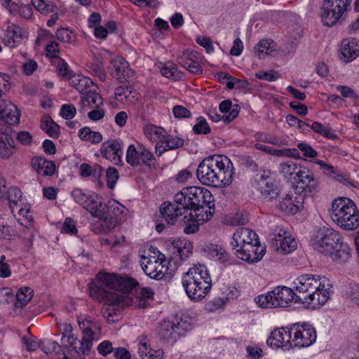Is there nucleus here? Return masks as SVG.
I'll return each mask as SVG.
<instances>
[{
  "instance_id": "nucleus-47",
  "label": "nucleus",
  "mask_w": 359,
  "mask_h": 359,
  "mask_svg": "<svg viewBox=\"0 0 359 359\" xmlns=\"http://www.w3.org/2000/svg\"><path fill=\"white\" fill-rule=\"evenodd\" d=\"M161 142L164 143L169 150H172L182 147L184 141L182 138L173 137L165 133L163 139H161Z\"/></svg>"
},
{
  "instance_id": "nucleus-1",
  "label": "nucleus",
  "mask_w": 359,
  "mask_h": 359,
  "mask_svg": "<svg viewBox=\"0 0 359 359\" xmlns=\"http://www.w3.org/2000/svg\"><path fill=\"white\" fill-rule=\"evenodd\" d=\"M138 283L132 278H122L115 274L99 273L89 287L90 295L109 305L125 306L130 302L126 293L132 292Z\"/></svg>"
},
{
  "instance_id": "nucleus-51",
  "label": "nucleus",
  "mask_w": 359,
  "mask_h": 359,
  "mask_svg": "<svg viewBox=\"0 0 359 359\" xmlns=\"http://www.w3.org/2000/svg\"><path fill=\"white\" fill-rule=\"evenodd\" d=\"M325 168L328 172V173L332 175V177L336 179L338 182L346 185V186H353L352 182L350 181L348 177L346 175H344L341 172H337L334 167L328 165H325Z\"/></svg>"
},
{
  "instance_id": "nucleus-8",
  "label": "nucleus",
  "mask_w": 359,
  "mask_h": 359,
  "mask_svg": "<svg viewBox=\"0 0 359 359\" xmlns=\"http://www.w3.org/2000/svg\"><path fill=\"white\" fill-rule=\"evenodd\" d=\"M297 293L285 286L276 287L265 294L255 298V303L262 309L285 308L291 303L297 302Z\"/></svg>"
},
{
  "instance_id": "nucleus-24",
  "label": "nucleus",
  "mask_w": 359,
  "mask_h": 359,
  "mask_svg": "<svg viewBox=\"0 0 359 359\" xmlns=\"http://www.w3.org/2000/svg\"><path fill=\"white\" fill-rule=\"evenodd\" d=\"M196 54L189 49L184 50L177 58V63L193 74H201L202 67L195 60Z\"/></svg>"
},
{
  "instance_id": "nucleus-53",
  "label": "nucleus",
  "mask_w": 359,
  "mask_h": 359,
  "mask_svg": "<svg viewBox=\"0 0 359 359\" xmlns=\"http://www.w3.org/2000/svg\"><path fill=\"white\" fill-rule=\"evenodd\" d=\"M126 93H135V91L128 86H121L116 88L114 91L116 99L119 102L130 100L129 95H126Z\"/></svg>"
},
{
  "instance_id": "nucleus-59",
  "label": "nucleus",
  "mask_w": 359,
  "mask_h": 359,
  "mask_svg": "<svg viewBox=\"0 0 359 359\" xmlns=\"http://www.w3.org/2000/svg\"><path fill=\"white\" fill-rule=\"evenodd\" d=\"M106 176L107 178V185L109 188L113 189L114 184L118 178L117 170L112 167L109 168L106 171Z\"/></svg>"
},
{
  "instance_id": "nucleus-13",
  "label": "nucleus",
  "mask_w": 359,
  "mask_h": 359,
  "mask_svg": "<svg viewBox=\"0 0 359 359\" xmlns=\"http://www.w3.org/2000/svg\"><path fill=\"white\" fill-rule=\"evenodd\" d=\"M72 196L76 203L88 210L93 216L103 215L100 208L103 206L102 198L95 193H86L81 189H75Z\"/></svg>"
},
{
  "instance_id": "nucleus-12",
  "label": "nucleus",
  "mask_w": 359,
  "mask_h": 359,
  "mask_svg": "<svg viewBox=\"0 0 359 359\" xmlns=\"http://www.w3.org/2000/svg\"><path fill=\"white\" fill-rule=\"evenodd\" d=\"M271 248L280 254H289L294 251L297 243L290 233L282 229H276L269 235Z\"/></svg>"
},
{
  "instance_id": "nucleus-54",
  "label": "nucleus",
  "mask_w": 359,
  "mask_h": 359,
  "mask_svg": "<svg viewBox=\"0 0 359 359\" xmlns=\"http://www.w3.org/2000/svg\"><path fill=\"white\" fill-rule=\"evenodd\" d=\"M346 295L351 302L359 305V284L351 283L346 291Z\"/></svg>"
},
{
  "instance_id": "nucleus-40",
  "label": "nucleus",
  "mask_w": 359,
  "mask_h": 359,
  "mask_svg": "<svg viewBox=\"0 0 359 359\" xmlns=\"http://www.w3.org/2000/svg\"><path fill=\"white\" fill-rule=\"evenodd\" d=\"M275 43L272 41L262 40L255 47V53L259 58H264L266 55L269 54L270 51L274 50Z\"/></svg>"
},
{
  "instance_id": "nucleus-2",
  "label": "nucleus",
  "mask_w": 359,
  "mask_h": 359,
  "mask_svg": "<svg viewBox=\"0 0 359 359\" xmlns=\"http://www.w3.org/2000/svg\"><path fill=\"white\" fill-rule=\"evenodd\" d=\"M297 303L307 304L316 309L325 304L330 297L332 285L325 276L303 274L294 282Z\"/></svg>"
},
{
  "instance_id": "nucleus-62",
  "label": "nucleus",
  "mask_w": 359,
  "mask_h": 359,
  "mask_svg": "<svg viewBox=\"0 0 359 359\" xmlns=\"http://www.w3.org/2000/svg\"><path fill=\"white\" fill-rule=\"evenodd\" d=\"M97 349L98 353L103 356L107 355L108 354L111 353L112 351L114 350L113 346H112V343L108 340H105V341H102V343H100L97 346Z\"/></svg>"
},
{
  "instance_id": "nucleus-58",
  "label": "nucleus",
  "mask_w": 359,
  "mask_h": 359,
  "mask_svg": "<svg viewBox=\"0 0 359 359\" xmlns=\"http://www.w3.org/2000/svg\"><path fill=\"white\" fill-rule=\"evenodd\" d=\"M76 113V107L73 104H63L60 110V115L66 120L73 118Z\"/></svg>"
},
{
  "instance_id": "nucleus-45",
  "label": "nucleus",
  "mask_w": 359,
  "mask_h": 359,
  "mask_svg": "<svg viewBox=\"0 0 359 359\" xmlns=\"http://www.w3.org/2000/svg\"><path fill=\"white\" fill-rule=\"evenodd\" d=\"M189 218L187 215L184 217V222L185 226L184 227V232L187 234L194 233L198 229V223L200 222L198 218L194 215L191 212L189 214Z\"/></svg>"
},
{
  "instance_id": "nucleus-25",
  "label": "nucleus",
  "mask_w": 359,
  "mask_h": 359,
  "mask_svg": "<svg viewBox=\"0 0 359 359\" xmlns=\"http://www.w3.org/2000/svg\"><path fill=\"white\" fill-rule=\"evenodd\" d=\"M0 118L9 125L17 124L20 121V113L15 105L7 100H0Z\"/></svg>"
},
{
  "instance_id": "nucleus-5",
  "label": "nucleus",
  "mask_w": 359,
  "mask_h": 359,
  "mask_svg": "<svg viewBox=\"0 0 359 359\" xmlns=\"http://www.w3.org/2000/svg\"><path fill=\"white\" fill-rule=\"evenodd\" d=\"M78 323L83 337L79 341L73 334L67 335L66 341L69 346V355L63 359H85L84 355L88 353L92 348L93 341L98 339L100 332V325L89 318H78Z\"/></svg>"
},
{
  "instance_id": "nucleus-46",
  "label": "nucleus",
  "mask_w": 359,
  "mask_h": 359,
  "mask_svg": "<svg viewBox=\"0 0 359 359\" xmlns=\"http://www.w3.org/2000/svg\"><path fill=\"white\" fill-rule=\"evenodd\" d=\"M103 207L105 212L109 213L110 216H115L116 218L123 213L125 209L123 205L115 200L109 201L106 205H103Z\"/></svg>"
},
{
  "instance_id": "nucleus-26",
  "label": "nucleus",
  "mask_w": 359,
  "mask_h": 359,
  "mask_svg": "<svg viewBox=\"0 0 359 359\" xmlns=\"http://www.w3.org/2000/svg\"><path fill=\"white\" fill-rule=\"evenodd\" d=\"M260 194V198L264 202H273L280 196L281 189L278 182L273 180L266 184H262L261 187L256 188Z\"/></svg>"
},
{
  "instance_id": "nucleus-16",
  "label": "nucleus",
  "mask_w": 359,
  "mask_h": 359,
  "mask_svg": "<svg viewBox=\"0 0 359 359\" xmlns=\"http://www.w3.org/2000/svg\"><path fill=\"white\" fill-rule=\"evenodd\" d=\"M252 243H259L257 233L248 228L240 227L233 234L231 245L233 250L236 252V251L241 250L242 248H245Z\"/></svg>"
},
{
  "instance_id": "nucleus-48",
  "label": "nucleus",
  "mask_w": 359,
  "mask_h": 359,
  "mask_svg": "<svg viewBox=\"0 0 359 359\" xmlns=\"http://www.w3.org/2000/svg\"><path fill=\"white\" fill-rule=\"evenodd\" d=\"M16 233L12 227L6 224L2 217H0V239L1 240H14Z\"/></svg>"
},
{
  "instance_id": "nucleus-63",
  "label": "nucleus",
  "mask_w": 359,
  "mask_h": 359,
  "mask_svg": "<svg viewBox=\"0 0 359 359\" xmlns=\"http://www.w3.org/2000/svg\"><path fill=\"white\" fill-rule=\"evenodd\" d=\"M172 112L176 118H189L191 116L190 111L186 107L176 105L172 109Z\"/></svg>"
},
{
  "instance_id": "nucleus-55",
  "label": "nucleus",
  "mask_w": 359,
  "mask_h": 359,
  "mask_svg": "<svg viewBox=\"0 0 359 359\" xmlns=\"http://www.w3.org/2000/svg\"><path fill=\"white\" fill-rule=\"evenodd\" d=\"M56 36L58 40L64 43H71L75 39L74 33L66 28L57 29Z\"/></svg>"
},
{
  "instance_id": "nucleus-17",
  "label": "nucleus",
  "mask_w": 359,
  "mask_h": 359,
  "mask_svg": "<svg viewBox=\"0 0 359 359\" xmlns=\"http://www.w3.org/2000/svg\"><path fill=\"white\" fill-rule=\"evenodd\" d=\"M267 344L273 348H292V334L290 327H281L271 332L267 339Z\"/></svg>"
},
{
  "instance_id": "nucleus-6",
  "label": "nucleus",
  "mask_w": 359,
  "mask_h": 359,
  "mask_svg": "<svg viewBox=\"0 0 359 359\" xmlns=\"http://www.w3.org/2000/svg\"><path fill=\"white\" fill-rule=\"evenodd\" d=\"M182 284L190 299L200 302L210 292L212 279L207 267L197 264L183 274Z\"/></svg>"
},
{
  "instance_id": "nucleus-60",
  "label": "nucleus",
  "mask_w": 359,
  "mask_h": 359,
  "mask_svg": "<svg viewBox=\"0 0 359 359\" xmlns=\"http://www.w3.org/2000/svg\"><path fill=\"white\" fill-rule=\"evenodd\" d=\"M337 90L341 93V95L346 98H351L353 100H356L359 98L358 94H356L353 89L345 86H338Z\"/></svg>"
},
{
  "instance_id": "nucleus-31",
  "label": "nucleus",
  "mask_w": 359,
  "mask_h": 359,
  "mask_svg": "<svg viewBox=\"0 0 359 359\" xmlns=\"http://www.w3.org/2000/svg\"><path fill=\"white\" fill-rule=\"evenodd\" d=\"M102 104V98L95 90H89L88 92L81 95V112H85L88 109L93 108L94 106L97 107Z\"/></svg>"
},
{
  "instance_id": "nucleus-38",
  "label": "nucleus",
  "mask_w": 359,
  "mask_h": 359,
  "mask_svg": "<svg viewBox=\"0 0 359 359\" xmlns=\"http://www.w3.org/2000/svg\"><path fill=\"white\" fill-rule=\"evenodd\" d=\"M33 297V290L29 287H21L16 294L15 306L23 307L29 302Z\"/></svg>"
},
{
  "instance_id": "nucleus-36",
  "label": "nucleus",
  "mask_w": 359,
  "mask_h": 359,
  "mask_svg": "<svg viewBox=\"0 0 359 359\" xmlns=\"http://www.w3.org/2000/svg\"><path fill=\"white\" fill-rule=\"evenodd\" d=\"M299 169V168H298L294 162L288 161L280 163L278 170L284 177L290 180H296L297 172Z\"/></svg>"
},
{
  "instance_id": "nucleus-29",
  "label": "nucleus",
  "mask_w": 359,
  "mask_h": 359,
  "mask_svg": "<svg viewBox=\"0 0 359 359\" xmlns=\"http://www.w3.org/2000/svg\"><path fill=\"white\" fill-rule=\"evenodd\" d=\"M180 323L170 320H163L161 324L160 335L164 339L176 341L179 338Z\"/></svg>"
},
{
  "instance_id": "nucleus-7",
  "label": "nucleus",
  "mask_w": 359,
  "mask_h": 359,
  "mask_svg": "<svg viewBox=\"0 0 359 359\" xmlns=\"http://www.w3.org/2000/svg\"><path fill=\"white\" fill-rule=\"evenodd\" d=\"M330 217L343 229L352 231L359 226V211L349 198L341 197L333 201Z\"/></svg>"
},
{
  "instance_id": "nucleus-32",
  "label": "nucleus",
  "mask_w": 359,
  "mask_h": 359,
  "mask_svg": "<svg viewBox=\"0 0 359 359\" xmlns=\"http://www.w3.org/2000/svg\"><path fill=\"white\" fill-rule=\"evenodd\" d=\"M110 69L114 76L121 80L129 76L128 62L123 57H117L111 62Z\"/></svg>"
},
{
  "instance_id": "nucleus-27",
  "label": "nucleus",
  "mask_w": 359,
  "mask_h": 359,
  "mask_svg": "<svg viewBox=\"0 0 359 359\" xmlns=\"http://www.w3.org/2000/svg\"><path fill=\"white\" fill-rule=\"evenodd\" d=\"M22 36V29L16 25H11L4 31L2 40L6 46L14 48L20 41Z\"/></svg>"
},
{
  "instance_id": "nucleus-52",
  "label": "nucleus",
  "mask_w": 359,
  "mask_h": 359,
  "mask_svg": "<svg viewBox=\"0 0 359 359\" xmlns=\"http://www.w3.org/2000/svg\"><path fill=\"white\" fill-rule=\"evenodd\" d=\"M271 154L276 156H285V157H293L295 158H299V151L297 149H272Z\"/></svg>"
},
{
  "instance_id": "nucleus-49",
  "label": "nucleus",
  "mask_w": 359,
  "mask_h": 359,
  "mask_svg": "<svg viewBox=\"0 0 359 359\" xmlns=\"http://www.w3.org/2000/svg\"><path fill=\"white\" fill-rule=\"evenodd\" d=\"M274 179L271 177V172L269 170H261L258 172L254 181L253 186L256 189L262 186V184H266Z\"/></svg>"
},
{
  "instance_id": "nucleus-37",
  "label": "nucleus",
  "mask_w": 359,
  "mask_h": 359,
  "mask_svg": "<svg viewBox=\"0 0 359 359\" xmlns=\"http://www.w3.org/2000/svg\"><path fill=\"white\" fill-rule=\"evenodd\" d=\"M144 133L146 137L151 141L155 142L163 139L166 131L161 127H158L154 125H147L144 128Z\"/></svg>"
},
{
  "instance_id": "nucleus-19",
  "label": "nucleus",
  "mask_w": 359,
  "mask_h": 359,
  "mask_svg": "<svg viewBox=\"0 0 359 359\" xmlns=\"http://www.w3.org/2000/svg\"><path fill=\"white\" fill-rule=\"evenodd\" d=\"M266 252L264 247H262L260 243H252L245 248H242L239 251L235 252L236 257L248 263H255L261 260Z\"/></svg>"
},
{
  "instance_id": "nucleus-61",
  "label": "nucleus",
  "mask_w": 359,
  "mask_h": 359,
  "mask_svg": "<svg viewBox=\"0 0 359 359\" xmlns=\"http://www.w3.org/2000/svg\"><path fill=\"white\" fill-rule=\"evenodd\" d=\"M62 232L76 234L77 233V229L76 227V222L71 218H66L63 224Z\"/></svg>"
},
{
  "instance_id": "nucleus-35",
  "label": "nucleus",
  "mask_w": 359,
  "mask_h": 359,
  "mask_svg": "<svg viewBox=\"0 0 359 359\" xmlns=\"http://www.w3.org/2000/svg\"><path fill=\"white\" fill-rule=\"evenodd\" d=\"M15 149L14 141L8 135L0 136V157L8 158L13 154Z\"/></svg>"
},
{
  "instance_id": "nucleus-42",
  "label": "nucleus",
  "mask_w": 359,
  "mask_h": 359,
  "mask_svg": "<svg viewBox=\"0 0 359 359\" xmlns=\"http://www.w3.org/2000/svg\"><path fill=\"white\" fill-rule=\"evenodd\" d=\"M93 81L88 77L82 76L77 77L72 81V85L80 92V93L83 95L86 92H88V88L93 85Z\"/></svg>"
},
{
  "instance_id": "nucleus-23",
  "label": "nucleus",
  "mask_w": 359,
  "mask_h": 359,
  "mask_svg": "<svg viewBox=\"0 0 359 359\" xmlns=\"http://www.w3.org/2000/svg\"><path fill=\"white\" fill-rule=\"evenodd\" d=\"M359 55V41L355 38L345 39L341 41L340 59L344 62L354 60Z\"/></svg>"
},
{
  "instance_id": "nucleus-21",
  "label": "nucleus",
  "mask_w": 359,
  "mask_h": 359,
  "mask_svg": "<svg viewBox=\"0 0 359 359\" xmlns=\"http://www.w3.org/2000/svg\"><path fill=\"white\" fill-rule=\"evenodd\" d=\"M101 154L114 164L122 165L123 151L118 141L114 140L104 142L101 147Z\"/></svg>"
},
{
  "instance_id": "nucleus-28",
  "label": "nucleus",
  "mask_w": 359,
  "mask_h": 359,
  "mask_svg": "<svg viewBox=\"0 0 359 359\" xmlns=\"http://www.w3.org/2000/svg\"><path fill=\"white\" fill-rule=\"evenodd\" d=\"M351 256V251L349 245L343 241L342 238L334 247V250L328 256L334 262L338 263H345L349 260Z\"/></svg>"
},
{
  "instance_id": "nucleus-34",
  "label": "nucleus",
  "mask_w": 359,
  "mask_h": 359,
  "mask_svg": "<svg viewBox=\"0 0 359 359\" xmlns=\"http://www.w3.org/2000/svg\"><path fill=\"white\" fill-rule=\"evenodd\" d=\"M41 128L51 137L57 138L59 137V126L48 115L43 116Z\"/></svg>"
},
{
  "instance_id": "nucleus-14",
  "label": "nucleus",
  "mask_w": 359,
  "mask_h": 359,
  "mask_svg": "<svg viewBox=\"0 0 359 359\" xmlns=\"http://www.w3.org/2000/svg\"><path fill=\"white\" fill-rule=\"evenodd\" d=\"M126 158L127 163L132 166L144 165L151 167L155 160L154 154L146 147L142 145L135 147L134 144L128 147Z\"/></svg>"
},
{
  "instance_id": "nucleus-11",
  "label": "nucleus",
  "mask_w": 359,
  "mask_h": 359,
  "mask_svg": "<svg viewBox=\"0 0 359 359\" xmlns=\"http://www.w3.org/2000/svg\"><path fill=\"white\" fill-rule=\"evenodd\" d=\"M292 347L302 348L313 344L317 339L316 328L311 324L303 322L290 325Z\"/></svg>"
},
{
  "instance_id": "nucleus-64",
  "label": "nucleus",
  "mask_w": 359,
  "mask_h": 359,
  "mask_svg": "<svg viewBox=\"0 0 359 359\" xmlns=\"http://www.w3.org/2000/svg\"><path fill=\"white\" fill-rule=\"evenodd\" d=\"M58 44L57 42L53 41H50L46 46V52L47 57H57L59 54V49L57 48Z\"/></svg>"
},
{
  "instance_id": "nucleus-43",
  "label": "nucleus",
  "mask_w": 359,
  "mask_h": 359,
  "mask_svg": "<svg viewBox=\"0 0 359 359\" xmlns=\"http://www.w3.org/2000/svg\"><path fill=\"white\" fill-rule=\"evenodd\" d=\"M32 4L39 12L42 14L53 13L55 6L52 4L51 0H32Z\"/></svg>"
},
{
  "instance_id": "nucleus-10",
  "label": "nucleus",
  "mask_w": 359,
  "mask_h": 359,
  "mask_svg": "<svg viewBox=\"0 0 359 359\" xmlns=\"http://www.w3.org/2000/svg\"><path fill=\"white\" fill-rule=\"evenodd\" d=\"M341 238L337 231L324 226L317 230L311 241L316 250L329 256Z\"/></svg>"
},
{
  "instance_id": "nucleus-22",
  "label": "nucleus",
  "mask_w": 359,
  "mask_h": 359,
  "mask_svg": "<svg viewBox=\"0 0 359 359\" xmlns=\"http://www.w3.org/2000/svg\"><path fill=\"white\" fill-rule=\"evenodd\" d=\"M176 205L172 204L169 201L163 202L160 207V212L162 218L169 225H173L177 219L185 213L183 207H180L178 203Z\"/></svg>"
},
{
  "instance_id": "nucleus-41",
  "label": "nucleus",
  "mask_w": 359,
  "mask_h": 359,
  "mask_svg": "<svg viewBox=\"0 0 359 359\" xmlns=\"http://www.w3.org/2000/svg\"><path fill=\"white\" fill-rule=\"evenodd\" d=\"M100 212L103 213V215L95 217L102 220L101 226L104 231H111L116 226L118 219L115 216H110L109 213L105 212L103 206L100 208Z\"/></svg>"
},
{
  "instance_id": "nucleus-3",
  "label": "nucleus",
  "mask_w": 359,
  "mask_h": 359,
  "mask_svg": "<svg viewBox=\"0 0 359 359\" xmlns=\"http://www.w3.org/2000/svg\"><path fill=\"white\" fill-rule=\"evenodd\" d=\"M233 165L228 157L213 155L205 158L198 165L196 175L205 185L226 187L233 182Z\"/></svg>"
},
{
  "instance_id": "nucleus-39",
  "label": "nucleus",
  "mask_w": 359,
  "mask_h": 359,
  "mask_svg": "<svg viewBox=\"0 0 359 359\" xmlns=\"http://www.w3.org/2000/svg\"><path fill=\"white\" fill-rule=\"evenodd\" d=\"M161 74L168 79L173 80H180L183 74L179 71L176 65L173 63H166L161 69Z\"/></svg>"
},
{
  "instance_id": "nucleus-44",
  "label": "nucleus",
  "mask_w": 359,
  "mask_h": 359,
  "mask_svg": "<svg viewBox=\"0 0 359 359\" xmlns=\"http://www.w3.org/2000/svg\"><path fill=\"white\" fill-rule=\"evenodd\" d=\"M22 196V191L19 188L11 187L8 189V200L9 202L10 208L13 212H14L15 208L20 206L18 205V203L21 201Z\"/></svg>"
},
{
  "instance_id": "nucleus-4",
  "label": "nucleus",
  "mask_w": 359,
  "mask_h": 359,
  "mask_svg": "<svg viewBox=\"0 0 359 359\" xmlns=\"http://www.w3.org/2000/svg\"><path fill=\"white\" fill-rule=\"evenodd\" d=\"M175 203H178L180 207H183L184 210L200 211L201 212L196 213L195 216L198 220L202 223L209 220L215 209L214 198L211 192L203 187H189L182 189V190L175 196Z\"/></svg>"
},
{
  "instance_id": "nucleus-56",
  "label": "nucleus",
  "mask_w": 359,
  "mask_h": 359,
  "mask_svg": "<svg viewBox=\"0 0 359 359\" xmlns=\"http://www.w3.org/2000/svg\"><path fill=\"white\" fill-rule=\"evenodd\" d=\"M298 151L300 150L304 156L306 158H315L317 156V151L312 148V147L306 143L301 142L297 144Z\"/></svg>"
},
{
  "instance_id": "nucleus-30",
  "label": "nucleus",
  "mask_w": 359,
  "mask_h": 359,
  "mask_svg": "<svg viewBox=\"0 0 359 359\" xmlns=\"http://www.w3.org/2000/svg\"><path fill=\"white\" fill-rule=\"evenodd\" d=\"M32 168L41 175L51 176L54 174L55 166L53 161L43 157H35L32 160Z\"/></svg>"
},
{
  "instance_id": "nucleus-9",
  "label": "nucleus",
  "mask_w": 359,
  "mask_h": 359,
  "mask_svg": "<svg viewBox=\"0 0 359 359\" xmlns=\"http://www.w3.org/2000/svg\"><path fill=\"white\" fill-rule=\"evenodd\" d=\"M353 0H323L320 17L323 25L331 27L344 18Z\"/></svg>"
},
{
  "instance_id": "nucleus-18",
  "label": "nucleus",
  "mask_w": 359,
  "mask_h": 359,
  "mask_svg": "<svg viewBox=\"0 0 359 359\" xmlns=\"http://www.w3.org/2000/svg\"><path fill=\"white\" fill-rule=\"evenodd\" d=\"M141 266L147 276L155 280L162 279L167 270L163 262H159L155 257H153V259L144 257L141 263Z\"/></svg>"
},
{
  "instance_id": "nucleus-33",
  "label": "nucleus",
  "mask_w": 359,
  "mask_h": 359,
  "mask_svg": "<svg viewBox=\"0 0 359 359\" xmlns=\"http://www.w3.org/2000/svg\"><path fill=\"white\" fill-rule=\"evenodd\" d=\"M138 353L142 359H163L164 355L162 349H152L145 341L140 342Z\"/></svg>"
},
{
  "instance_id": "nucleus-57",
  "label": "nucleus",
  "mask_w": 359,
  "mask_h": 359,
  "mask_svg": "<svg viewBox=\"0 0 359 359\" xmlns=\"http://www.w3.org/2000/svg\"><path fill=\"white\" fill-rule=\"evenodd\" d=\"M256 78L267 81H275L280 77V74L271 70L269 72H259L255 74Z\"/></svg>"
},
{
  "instance_id": "nucleus-20",
  "label": "nucleus",
  "mask_w": 359,
  "mask_h": 359,
  "mask_svg": "<svg viewBox=\"0 0 359 359\" xmlns=\"http://www.w3.org/2000/svg\"><path fill=\"white\" fill-rule=\"evenodd\" d=\"M278 198L280 200L276 207L287 214L294 215L303 207V196L301 195L293 199L292 196L290 194H280V196Z\"/></svg>"
},
{
  "instance_id": "nucleus-15",
  "label": "nucleus",
  "mask_w": 359,
  "mask_h": 359,
  "mask_svg": "<svg viewBox=\"0 0 359 359\" xmlns=\"http://www.w3.org/2000/svg\"><path fill=\"white\" fill-rule=\"evenodd\" d=\"M297 183L296 190L299 194L307 195L318 191V181L313 173L305 167H299L294 180Z\"/></svg>"
},
{
  "instance_id": "nucleus-50",
  "label": "nucleus",
  "mask_w": 359,
  "mask_h": 359,
  "mask_svg": "<svg viewBox=\"0 0 359 359\" xmlns=\"http://www.w3.org/2000/svg\"><path fill=\"white\" fill-rule=\"evenodd\" d=\"M193 131L196 135H207L210 133L211 129L206 120L201 116L196 119V123L193 127Z\"/></svg>"
}]
</instances>
